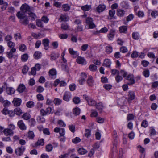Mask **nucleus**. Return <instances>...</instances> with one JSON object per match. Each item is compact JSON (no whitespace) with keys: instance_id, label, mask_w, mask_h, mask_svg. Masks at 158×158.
Masks as SVG:
<instances>
[{"instance_id":"2","label":"nucleus","mask_w":158,"mask_h":158,"mask_svg":"<svg viewBox=\"0 0 158 158\" xmlns=\"http://www.w3.org/2000/svg\"><path fill=\"white\" fill-rule=\"evenodd\" d=\"M25 150V148L24 147H19L15 150V152L17 155L20 156L23 153Z\"/></svg>"},{"instance_id":"1","label":"nucleus","mask_w":158,"mask_h":158,"mask_svg":"<svg viewBox=\"0 0 158 158\" xmlns=\"http://www.w3.org/2000/svg\"><path fill=\"white\" fill-rule=\"evenodd\" d=\"M92 18L88 17L86 19V23L89 25V28L92 29L95 27L96 26L93 22Z\"/></svg>"},{"instance_id":"57","label":"nucleus","mask_w":158,"mask_h":158,"mask_svg":"<svg viewBox=\"0 0 158 158\" xmlns=\"http://www.w3.org/2000/svg\"><path fill=\"white\" fill-rule=\"evenodd\" d=\"M58 123L59 125L61 127H65L66 126L65 124L62 120H58Z\"/></svg>"},{"instance_id":"41","label":"nucleus","mask_w":158,"mask_h":158,"mask_svg":"<svg viewBox=\"0 0 158 158\" xmlns=\"http://www.w3.org/2000/svg\"><path fill=\"white\" fill-rule=\"evenodd\" d=\"M88 103L89 105L90 106H94L96 105L95 101L91 98L89 99V101Z\"/></svg>"},{"instance_id":"53","label":"nucleus","mask_w":158,"mask_h":158,"mask_svg":"<svg viewBox=\"0 0 158 158\" xmlns=\"http://www.w3.org/2000/svg\"><path fill=\"white\" fill-rule=\"evenodd\" d=\"M112 87L111 85L109 84H105L103 85L104 88L107 90H110L111 89Z\"/></svg>"},{"instance_id":"15","label":"nucleus","mask_w":158,"mask_h":158,"mask_svg":"<svg viewBox=\"0 0 158 158\" xmlns=\"http://www.w3.org/2000/svg\"><path fill=\"white\" fill-rule=\"evenodd\" d=\"M20 23L22 24L27 25L28 24L29 20L27 17V16L19 20Z\"/></svg>"},{"instance_id":"4","label":"nucleus","mask_w":158,"mask_h":158,"mask_svg":"<svg viewBox=\"0 0 158 158\" xmlns=\"http://www.w3.org/2000/svg\"><path fill=\"white\" fill-rule=\"evenodd\" d=\"M5 135L6 136H12L14 134V132L8 128L5 129L3 131Z\"/></svg>"},{"instance_id":"11","label":"nucleus","mask_w":158,"mask_h":158,"mask_svg":"<svg viewBox=\"0 0 158 158\" xmlns=\"http://www.w3.org/2000/svg\"><path fill=\"white\" fill-rule=\"evenodd\" d=\"M16 16L20 20L27 16L26 13L21 11H19L16 14Z\"/></svg>"},{"instance_id":"55","label":"nucleus","mask_w":158,"mask_h":158,"mask_svg":"<svg viewBox=\"0 0 158 158\" xmlns=\"http://www.w3.org/2000/svg\"><path fill=\"white\" fill-rule=\"evenodd\" d=\"M36 25L38 27L42 28L43 27V26L42 25V23L41 21L38 19L36 20Z\"/></svg>"},{"instance_id":"27","label":"nucleus","mask_w":158,"mask_h":158,"mask_svg":"<svg viewBox=\"0 0 158 158\" xmlns=\"http://www.w3.org/2000/svg\"><path fill=\"white\" fill-rule=\"evenodd\" d=\"M41 53L38 51L35 52L34 54V57L35 59H39L41 57Z\"/></svg>"},{"instance_id":"45","label":"nucleus","mask_w":158,"mask_h":158,"mask_svg":"<svg viewBox=\"0 0 158 158\" xmlns=\"http://www.w3.org/2000/svg\"><path fill=\"white\" fill-rule=\"evenodd\" d=\"M81 141V139L78 137H76L75 138L73 139H72V142L75 144H77L80 142Z\"/></svg>"},{"instance_id":"47","label":"nucleus","mask_w":158,"mask_h":158,"mask_svg":"<svg viewBox=\"0 0 158 158\" xmlns=\"http://www.w3.org/2000/svg\"><path fill=\"white\" fill-rule=\"evenodd\" d=\"M91 135V131L90 130L86 129L85 131V136L87 138H88Z\"/></svg>"},{"instance_id":"43","label":"nucleus","mask_w":158,"mask_h":158,"mask_svg":"<svg viewBox=\"0 0 158 158\" xmlns=\"http://www.w3.org/2000/svg\"><path fill=\"white\" fill-rule=\"evenodd\" d=\"M96 108L100 111L103 108V106L101 103H99L95 105Z\"/></svg>"},{"instance_id":"7","label":"nucleus","mask_w":158,"mask_h":158,"mask_svg":"<svg viewBox=\"0 0 158 158\" xmlns=\"http://www.w3.org/2000/svg\"><path fill=\"white\" fill-rule=\"evenodd\" d=\"M19 128L21 130H25L26 129V127L22 120L19 121L17 123Z\"/></svg>"},{"instance_id":"33","label":"nucleus","mask_w":158,"mask_h":158,"mask_svg":"<svg viewBox=\"0 0 158 158\" xmlns=\"http://www.w3.org/2000/svg\"><path fill=\"white\" fill-rule=\"evenodd\" d=\"M78 153L81 155H84L87 152L85 149L83 148H79L78 150Z\"/></svg>"},{"instance_id":"56","label":"nucleus","mask_w":158,"mask_h":158,"mask_svg":"<svg viewBox=\"0 0 158 158\" xmlns=\"http://www.w3.org/2000/svg\"><path fill=\"white\" fill-rule=\"evenodd\" d=\"M14 37L15 39L16 40L19 39H20L21 37L20 34L19 33L15 34L14 35Z\"/></svg>"},{"instance_id":"10","label":"nucleus","mask_w":158,"mask_h":158,"mask_svg":"<svg viewBox=\"0 0 158 158\" xmlns=\"http://www.w3.org/2000/svg\"><path fill=\"white\" fill-rule=\"evenodd\" d=\"M106 8V6L104 4H100L96 8L97 11L99 13L104 11Z\"/></svg>"},{"instance_id":"12","label":"nucleus","mask_w":158,"mask_h":158,"mask_svg":"<svg viewBox=\"0 0 158 158\" xmlns=\"http://www.w3.org/2000/svg\"><path fill=\"white\" fill-rule=\"evenodd\" d=\"M22 100L21 99L18 98H15L14 99L13 102L14 104V105L16 106H19Z\"/></svg>"},{"instance_id":"44","label":"nucleus","mask_w":158,"mask_h":158,"mask_svg":"<svg viewBox=\"0 0 158 158\" xmlns=\"http://www.w3.org/2000/svg\"><path fill=\"white\" fill-rule=\"evenodd\" d=\"M49 75L52 76L55 75L56 74V69H51L49 72Z\"/></svg>"},{"instance_id":"48","label":"nucleus","mask_w":158,"mask_h":158,"mask_svg":"<svg viewBox=\"0 0 158 158\" xmlns=\"http://www.w3.org/2000/svg\"><path fill=\"white\" fill-rule=\"evenodd\" d=\"M69 27L68 25L66 23H64L61 24V28L64 30H66L68 29Z\"/></svg>"},{"instance_id":"23","label":"nucleus","mask_w":158,"mask_h":158,"mask_svg":"<svg viewBox=\"0 0 158 158\" xmlns=\"http://www.w3.org/2000/svg\"><path fill=\"white\" fill-rule=\"evenodd\" d=\"M25 89V87L23 84H20L17 89V90L19 93H21L23 92Z\"/></svg>"},{"instance_id":"31","label":"nucleus","mask_w":158,"mask_h":158,"mask_svg":"<svg viewBox=\"0 0 158 158\" xmlns=\"http://www.w3.org/2000/svg\"><path fill=\"white\" fill-rule=\"evenodd\" d=\"M132 36L133 38L135 40H138L139 39V34L138 32H133Z\"/></svg>"},{"instance_id":"22","label":"nucleus","mask_w":158,"mask_h":158,"mask_svg":"<svg viewBox=\"0 0 158 158\" xmlns=\"http://www.w3.org/2000/svg\"><path fill=\"white\" fill-rule=\"evenodd\" d=\"M71 98V95L69 93L66 92L64 94L63 97V99L66 101L69 100L70 98Z\"/></svg>"},{"instance_id":"46","label":"nucleus","mask_w":158,"mask_h":158,"mask_svg":"<svg viewBox=\"0 0 158 158\" xmlns=\"http://www.w3.org/2000/svg\"><path fill=\"white\" fill-rule=\"evenodd\" d=\"M26 49V46L23 44H21L19 47V50L22 52H24Z\"/></svg>"},{"instance_id":"20","label":"nucleus","mask_w":158,"mask_h":158,"mask_svg":"<svg viewBox=\"0 0 158 158\" xmlns=\"http://www.w3.org/2000/svg\"><path fill=\"white\" fill-rule=\"evenodd\" d=\"M6 92L8 94L11 95L14 93L15 89L12 87H6Z\"/></svg>"},{"instance_id":"34","label":"nucleus","mask_w":158,"mask_h":158,"mask_svg":"<svg viewBox=\"0 0 158 158\" xmlns=\"http://www.w3.org/2000/svg\"><path fill=\"white\" fill-rule=\"evenodd\" d=\"M28 58V55L27 54H24L22 55L21 59L23 62L26 61Z\"/></svg>"},{"instance_id":"5","label":"nucleus","mask_w":158,"mask_h":158,"mask_svg":"<svg viewBox=\"0 0 158 158\" xmlns=\"http://www.w3.org/2000/svg\"><path fill=\"white\" fill-rule=\"evenodd\" d=\"M30 9L29 6L26 4L22 5L20 8L21 11L26 13L29 11Z\"/></svg>"},{"instance_id":"38","label":"nucleus","mask_w":158,"mask_h":158,"mask_svg":"<svg viewBox=\"0 0 158 158\" xmlns=\"http://www.w3.org/2000/svg\"><path fill=\"white\" fill-rule=\"evenodd\" d=\"M22 118L25 120H28L30 118V115L29 114L26 113L22 115Z\"/></svg>"},{"instance_id":"64","label":"nucleus","mask_w":158,"mask_h":158,"mask_svg":"<svg viewBox=\"0 0 158 158\" xmlns=\"http://www.w3.org/2000/svg\"><path fill=\"white\" fill-rule=\"evenodd\" d=\"M6 150L7 152L10 154H12L13 152V150L10 147H8L6 148Z\"/></svg>"},{"instance_id":"30","label":"nucleus","mask_w":158,"mask_h":158,"mask_svg":"<svg viewBox=\"0 0 158 158\" xmlns=\"http://www.w3.org/2000/svg\"><path fill=\"white\" fill-rule=\"evenodd\" d=\"M81 9L84 11H89L91 9V6L87 5H85L82 6Z\"/></svg>"},{"instance_id":"39","label":"nucleus","mask_w":158,"mask_h":158,"mask_svg":"<svg viewBox=\"0 0 158 158\" xmlns=\"http://www.w3.org/2000/svg\"><path fill=\"white\" fill-rule=\"evenodd\" d=\"M89 69L92 71H96L97 69V67L93 64H91L89 66Z\"/></svg>"},{"instance_id":"58","label":"nucleus","mask_w":158,"mask_h":158,"mask_svg":"<svg viewBox=\"0 0 158 158\" xmlns=\"http://www.w3.org/2000/svg\"><path fill=\"white\" fill-rule=\"evenodd\" d=\"M36 144L39 146H43L44 145V143L43 139L38 140L36 143Z\"/></svg>"},{"instance_id":"9","label":"nucleus","mask_w":158,"mask_h":158,"mask_svg":"<svg viewBox=\"0 0 158 158\" xmlns=\"http://www.w3.org/2000/svg\"><path fill=\"white\" fill-rule=\"evenodd\" d=\"M128 102L134 100L135 97V93L132 91H130L128 93Z\"/></svg>"},{"instance_id":"26","label":"nucleus","mask_w":158,"mask_h":158,"mask_svg":"<svg viewBox=\"0 0 158 158\" xmlns=\"http://www.w3.org/2000/svg\"><path fill=\"white\" fill-rule=\"evenodd\" d=\"M14 112L15 114L18 115H20L23 113L22 110L19 107H17L15 109Z\"/></svg>"},{"instance_id":"13","label":"nucleus","mask_w":158,"mask_h":158,"mask_svg":"<svg viewBox=\"0 0 158 158\" xmlns=\"http://www.w3.org/2000/svg\"><path fill=\"white\" fill-rule=\"evenodd\" d=\"M16 49L15 48H12L10 52H7V56L8 57L9 59L12 58L13 56V53L16 52Z\"/></svg>"},{"instance_id":"14","label":"nucleus","mask_w":158,"mask_h":158,"mask_svg":"<svg viewBox=\"0 0 158 158\" xmlns=\"http://www.w3.org/2000/svg\"><path fill=\"white\" fill-rule=\"evenodd\" d=\"M87 83L88 85L92 87L94 85V81L91 76H89L87 80Z\"/></svg>"},{"instance_id":"28","label":"nucleus","mask_w":158,"mask_h":158,"mask_svg":"<svg viewBox=\"0 0 158 158\" xmlns=\"http://www.w3.org/2000/svg\"><path fill=\"white\" fill-rule=\"evenodd\" d=\"M125 14V12L124 10L121 9L118 10H117V15L119 17L123 16Z\"/></svg>"},{"instance_id":"54","label":"nucleus","mask_w":158,"mask_h":158,"mask_svg":"<svg viewBox=\"0 0 158 158\" xmlns=\"http://www.w3.org/2000/svg\"><path fill=\"white\" fill-rule=\"evenodd\" d=\"M46 151L48 152H50L52 150L53 146L51 144H48L46 146Z\"/></svg>"},{"instance_id":"59","label":"nucleus","mask_w":158,"mask_h":158,"mask_svg":"<svg viewBox=\"0 0 158 158\" xmlns=\"http://www.w3.org/2000/svg\"><path fill=\"white\" fill-rule=\"evenodd\" d=\"M120 51L122 52L125 53L127 52L128 50L126 47L123 46L120 48Z\"/></svg>"},{"instance_id":"19","label":"nucleus","mask_w":158,"mask_h":158,"mask_svg":"<svg viewBox=\"0 0 158 158\" xmlns=\"http://www.w3.org/2000/svg\"><path fill=\"white\" fill-rule=\"evenodd\" d=\"M111 64L110 60L109 59H106L104 60L103 65L106 67H110Z\"/></svg>"},{"instance_id":"32","label":"nucleus","mask_w":158,"mask_h":158,"mask_svg":"<svg viewBox=\"0 0 158 158\" xmlns=\"http://www.w3.org/2000/svg\"><path fill=\"white\" fill-rule=\"evenodd\" d=\"M63 10L64 11H68L70 9V7L68 4H64L62 6Z\"/></svg>"},{"instance_id":"21","label":"nucleus","mask_w":158,"mask_h":158,"mask_svg":"<svg viewBox=\"0 0 158 158\" xmlns=\"http://www.w3.org/2000/svg\"><path fill=\"white\" fill-rule=\"evenodd\" d=\"M60 19L61 21H66L69 20V18L66 15L61 14L60 16Z\"/></svg>"},{"instance_id":"51","label":"nucleus","mask_w":158,"mask_h":158,"mask_svg":"<svg viewBox=\"0 0 158 158\" xmlns=\"http://www.w3.org/2000/svg\"><path fill=\"white\" fill-rule=\"evenodd\" d=\"M29 16L31 17V20H34L36 18V16L35 14L31 12L29 13Z\"/></svg>"},{"instance_id":"37","label":"nucleus","mask_w":158,"mask_h":158,"mask_svg":"<svg viewBox=\"0 0 158 158\" xmlns=\"http://www.w3.org/2000/svg\"><path fill=\"white\" fill-rule=\"evenodd\" d=\"M62 101L59 98H55L53 101L54 104L55 105H59L61 103Z\"/></svg>"},{"instance_id":"17","label":"nucleus","mask_w":158,"mask_h":158,"mask_svg":"<svg viewBox=\"0 0 158 158\" xmlns=\"http://www.w3.org/2000/svg\"><path fill=\"white\" fill-rule=\"evenodd\" d=\"M20 23L22 24L27 25L28 24L29 20L27 17V16L19 20Z\"/></svg>"},{"instance_id":"42","label":"nucleus","mask_w":158,"mask_h":158,"mask_svg":"<svg viewBox=\"0 0 158 158\" xmlns=\"http://www.w3.org/2000/svg\"><path fill=\"white\" fill-rule=\"evenodd\" d=\"M73 101L75 104H77L80 102L81 100L79 97H75L73 98Z\"/></svg>"},{"instance_id":"61","label":"nucleus","mask_w":158,"mask_h":158,"mask_svg":"<svg viewBox=\"0 0 158 158\" xmlns=\"http://www.w3.org/2000/svg\"><path fill=\"white\" fill-rule=\"evenodd\" d=\"M68 37V35L65 34H61L59 35V38L62 39H67Z\"/></svg>"},{"instance_id":"3","label":"nucleus","mask_w":158,"mask_h":158,"mask_svg":"<svg viewBox=\"0 0 158 158\" xmlns=\"http://www.w3.org/2000/svg\"><path fill=\"white\" fill-rule=\"evenodd\" d=\"M125 78L129 81V82L128 83V84L129 85H132L135 83V81L134 79L133 76L132 74L127 75Z\"/></svg>"},{"instance_id":"35","label":"nucleus","mask_w":158,"mask_h":158,"mask_svg":"<svg viewBox=\"0 0 158 158\" xmlns=\"http://www.w3.org/2000/svg\"><path fill=\"white\" fill-rule=\"evenodd\" d=\"M35 135L33 132L31 131H29L27 134V137L30 139H33Z\"/></svg>"},{"instance_id":"40","label":"nucleus","mask_w":158,"mask_h":158,"mask_svg":"<svg viewBox=\"0 0 158 158\" xmlns=\"http://www.w3.org/2000/svg\"><path fill=\"white\" fill-rule=\"evenodd\" d=\"M26 106L28 108H32L34 106V102L32 101H29L26 103Z\"/></svg>"},{"instance_id":"62","label":"nucleus","mask_w":158,"mask_h":158,"mask_svg":"<svg viewBox=\"0 0 158 158\" xmlns=\"http://www.w3.org/2000/svg\"><path fill=\"white\" fill-rule=\"evenodd\" d=\"M69 130L72 132L74 133L75 131V126L73 125H70L69 126Z\"/></svg>"},{"instance_id":"8","label":"nucleus","mask_w":158,"mask_h":158,"mask_svg":"<svg viewBox=\"0 0 158 158\" xmlns=\"http://www.w3.org/2000/svg\"><path fill=\"white\" fill-rule=\"evenodd\" d=\"M87 77V75L85 73H81V79L79 81L80 84H83V82H85V79Z\"/></svg>"},{"instance_id":"36","label":"nucleus","mask_w":158,"mask_h":158,"mask_svg":"<svg viewBox=\"0 0 158 158\" xmlns=\"http://www.w3.org/2000/svg\"><path fill=\"white\" fill-rule=\"evenodd\" d=\"M106 52L108 54H110L112 52L113 48L110 46H107L106 48Z\"/></svg>"},{"instance_id":"60","label":"nucleus","mask_w":158,"mask_h":158,"mask_svg":"<svg viewBox=\"0 0 158 158\" xmlns=\"http://www.w3.org/2000/svg\"><path fill=\"white\" fill-rule=\"evenodd\" d=\"M148 126V123L147 121L145 120H143L141 124V126L143 127L144 128H146Z\"/></svg>"},{"instance_id":"49","label":"nucleus","mask_w":158,"mask_h":158,"mask_svg":"<svg viewBox=\"0 0 158 158\" xmlns=\"http://www.w3.org/2000/svg\"><path fill=\"white\" fill-rule=\"evenodd\" d=\"M115 80L117 83L123 80V77L119 74L117 75L115 77Z\"/></svg>"},{"instance_id":"25","label":"nucleus","mask_w":158,"mask_h":158,"mask_svg":"<svg viewBox=\"0 0 158 158\" xmlns=\"http://www.w3.org/2000/svg\"><path fill=\"white\" fill-rule=\"evenodd\" d=\"M80 109L78 107L75 108L73 110V114L76 116L79 115L80 113Z\"/></svg>"},{"instance_id":"52","label":"nucleus","mask_w":158,"mask_h":158,"mask_svg":"<svg viewBox=\"0 0 158 158\" xmlns=\"http://www.w3.org/2000/svg\"><path fill=\"white\" fill-rule=\"evenodd\" d=\"M89 45L87 44L83 45L81 47V49L83 51H85L87 50L88 48Z\"/></svg>"},{"instance_id":"29","label":"nucleus","mask_w":158,"mask_h":158,"mask_svg":"<svg viewBox=\"0 0 158 158\" xmlns=\"http://www.w3.org/2000/svg\"><path fill=\"white\" fill-rule=\"evenodd\" d=\"M127 27L126 26H123L119 27V31L120 33H125L127 31Z\"/></svg>"},{"instance_id":"24","label":"nucleus","mask_w":158,"mask_h":158,"mask_svg":"<svg viewBox=\"0 0 158 158\" xmlns=\"http://www.w3.org/2000/svg\"><path fill=\"white\" fill-rule=\"evenodd\" d=\"M59 56V53H53L51 54V60H54L57 58Z\"/></svg>"},{"instance_id":"63","label":"nucleus","mask_w":158,"mask_h":158,"mask_svg":"<svg viewBox=\"0 0 158 158\" xmlns=\"http://www.w3.org/2000/svg\"><path fill=\"white\" fill-rule=\"evenodd\" d=\"M134 15L132 14H130L127 17V22L130 21L131 20L134 18Z\"/></svg>"},{"instance_id":"50","label":"nucleus","mask_w":158,"mask_h":158,"mask_svg":"<svg viewBox=\"0 0 158 158\" xmlns=\"http://www.w3.org/2000/svg\"><path fill=\"white\" fill-rule=\"evenodd\" d=\"M70 54L72 55H76L77 53V51H74L72 48H69L68 50Z\"/></svg>"},{"instance_id":"16","label":"nucleus","mask_w":158,"mask_h":158,"mask_svg":"<svg viewBox=\"0 0 158 158\" xmlns=\"http://www.w3.org/2000/svg\"><path fill=\"white\" fill-rule=\"evenodd\" d=\"M20 23L22 24L27 25L28 24L29 20L27 17V16L19 20Z\"/></svg>"},{"instance_id":"18","label":"nucleus","mask_w":158,"mask_h":158,"mask_svg":"<svg viewBox=\"0 0 158 158\" xmlns=\"http://www.w3.org/2000/svg\"><path fill=\"white\" fill-rule=\"evenodd\" d=\"M49 40L47 39H44L42 41V44L44 45L45 49L47 50L49 48Z\"/></svg>"},{"instance_id":"6","label":"nucleus","mask_w":158,"mask_h":158,"mask_svg":"<svg viewBox=\"0 0 158 158\" xmlns=\"http://www.w3.org/2000/svg\"><path fill=\"white\" fill-rule=\"evenodd\" d=\"M76 61L78 63L82 65L85 64H86V62L85 59L81 56H78L77 57Z\"/></svg>"}]
</instances>
